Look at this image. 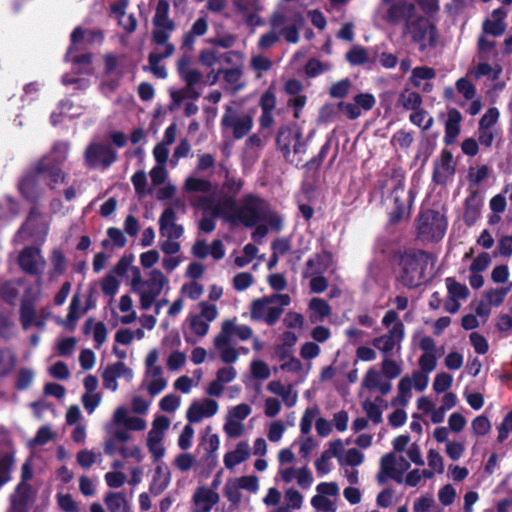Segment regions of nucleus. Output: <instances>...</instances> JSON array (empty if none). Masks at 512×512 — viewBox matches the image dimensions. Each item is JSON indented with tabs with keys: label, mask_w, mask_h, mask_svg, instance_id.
Instances as JSON below:
<instances>
[{
	"label": "nucleus",
	"mask_w": 512,
	"mask_h": 512,
	"mask_svg": "<svg viewBox=\"0 0 512 512\" xmlns=\"http://www.w3.org/2000/svg\"><path fill=\"white\" fill-rule=\"evenodd\" d=\"M196 207L202 208L215 217L222 218L232 226L244 225L254 226L259 222H267L270 228L276 231L282 227L281 217L273 212L269 205L262 199L254 196H245L240 203L232 197H223L216 201L210 198L191 200Z\"/></svg>",
	"instance_id": "obj_1"
},
{
	"label": "nucleus",
	"mask_w": 512,
	"mask_h": 512,
	"mask_svg": "<svg viewBox=\"0 0 512 512\" xmlns=\"http://www.w3.org/2000/svg\"><path fill=\"white\" fill-rule=\"evenodd\" d=\"M146 428L147 421L145 418L131 415L124 405L117 406L113 411L111 421L105 426L109 437L104 443V452L107 455H114L119 451L123 457L132 456L140 459L141 452L137 447L133 448L131 453H128L124 447L118 449L116 443L128 442L131 439V431L142 432Z\"/></svg>",
	"instance_id": "obj_2"
},
{
	"label": "nucleus",
	"mask_w": 512,
	"mask_h": 512,
	"mask_svg": "<svg viewBox=\"0 0 512 512\" xmlns=\"http://www.w3.org/2000/svg\"><path fill=\"white\" fill-rule=\"evenodd\" d=\"M391 4L388 11V20L396 23L406 21L407 32L411 34L414 42L419 45L420 50H425L436 44L437 33L435 27L424 18H417L414 15V7L406 0H383Z\"/></svg>",
	"instance_id": "obj_3"
},
{
	"label": "nucleus",
	"mask_w": 512,
	"mask_h": 512,
	"mask_svg": "<svg viewBox=\"0 0 512 512\" xmlns=\"http://www.w3.org/2000/svg\"><path fill=\"white\" fill-rule=\"evenodd\" d=\"M129 285L139 298V307L149 310L162 292L169 289V279L156 268L147 273V279H143L140 269L132 267Z\"/></svg>",
	"instance_id": "obj_4"
},
{
	"label": "nucleus",
	"mask_w": 512,
	"mask_h": 512,
	"mask_svg": "<svg viewBox=\"0 0 512 512\" xmlns=\"http://www.w3.org/2000/svg\"><path fill=\"white\" fill-rule=\"evenodd\" d=\"M379 187L391 221L397 222L408 218L412 200L410 193L405 190L403 174L395 172L391 176H386Z\"/></svg>",
	"instance_id": "obj_5"
},
{
	"label": "nucleus",
	"mask_w": 512,
	"mask_h": 512,
	"mask_svg": "<svg viewBox=\"0 0 512 512\" xmlns=\"http://www.w3.org/2000/svg\"><path fill=\"white\" fill-rule=\"evenodd\" d=\"M303 8L300 4L280 3L270 18L271 27L290 43L299 40V29L303 25Z\"/></svg>",
	"instance_id": "obj_6"
},
{
	"label": "nucleus",
	"mask_w": 512,
	"mask_h": 512,
	"mask_svg": "<svg viewBox=\"0 0 512 512\" xmlns=\"http://www.w3.org/2000/svg\"><path fill=\"white\" fill-rule=\"evenodd\" d=\"M220 127L224 138L242 139L253 127V115L240 104L233 102L225 105Z\"/></svg>",
	"instance_id": "obj_7"
},
{
	"label": "nucleus",
	"mask_w": 512,
	"mask_h": 512,
	"mask_svg": "<svg viewBox=\"0 0 512 512\" xmlns=\"http://www.w3.org/2000/svg\"><path fill=\"white\" fill-rule=\"evenodd\" d=\"M432 265L431 257L425 252L406 253L399 263V280L407 287H417L425 280L426 270Z\"/></svg>",
	"instance_id": "obj_8"
},
{
	"label": "nucleus",
	"mask_w": 512,
	"mask_h": 512,
	"mask_svg": "<svg viewBox=\"0 0 512 512\" xmlns=\"http://www.w3.org/2000/svg\"><path fill=\"white\" fill-rule=\"evenodd\" d=\"M291 303L288 294H274L254 300L250 306V317L273 325L283 313V308Z\"/></svg>",
	"instance_id": "obj_9"
},
{
	"label": "nucleus",
	"mask_w": 512,
	"mask_h": 512,
	"mask_svg": "<svg viewBox=\"0 0 512 512\" xmlns=\"http://www.w3.org/2000/svg\"><path fill=\"white\" fill-rule=\"evenodd\" d=\"M277 144L285 159L291 164L299 165L303 161L306 143L297 126L281 129L277 136Z\"/></svg>",
	"instance_id": "obj_10"
},
{
	"label": "nucleus",
	"mask_w": 512,
	"mask_h": 512,
	"mask_svg": "<svg viewBox=\"0 0 512 512\" xmlns=\"http://www.w3.org/2000/svg\"><path fill=\"white\" fill-rule=\"evenodd\" d=\"M170 5L166 0H158L153 16V40L158 45L165 46L164 56H171L174 53V46L168 42L170 34L175 29V23L169 17Z\"/></svg>",
	"instance_id": "obj_11"
},
{
	"label": "nucleus",
	"mask_w": 512,
	"mask_h": 512,
	"mask_svg": "<svg viewBox=\"0 0 512 512\" xmlns=\"http://www.w3.org/2000/svg\"><path fill=\"white\" fill-rule=\"evenodd\" d=\"M69 146L67 143L56 144L51 155L44 157L37 165V171L49 178L51 187L64 181L59 165L66 159Z\"/></svg>",
	"instance_id": "obj_12"
},
{
	"label": "nucleus",
	"mask_w": 512,
	"mask_h": 512,
	"mask_svg": "<svg viewBox=\"0 0 512 512\" xmlns=\"http://www.w3.org/2000/svg\"><path fill=\"white\" fill-rule=\"evenodd\" d=\"M429 384V376L425 373H412L400 379L397 385V395L392 398L393 407H405L412 398V389L424 391Z\"/></svg>",
	"instance_id": "obj_13"
},
{
	"label": "nucleus",
	"mask_w": 512,
	"mask_h": 512,
	"mask_svg": "<svg viewBox=\"0 0 512 512\" xmlns=\"http://www.w3.org/2000/svg\"><path fill=\"white\" fill-rule=\"evenodd\" d=\"M170 420L164 415H155L147 435L146 445L154 462L160 461L166 453L163 440L170 427Z\"/></svg>",
	"instance_id": "obj_14"
},
{
	"label": "nucleus",
	"mask_w": 512,
	"mask_h": 512,
	"mask_svg": "<svg viewBox=\"0 0 512 512\" xmlns=\"http://www.w3.org/2000/svg\"><path fill=\"white\" fill-rule=\"evenodd\" d=\"M447 228V220L443 213L434 210H426L421 213L418 220L420 235L429 240L441 239Z\"/></svg>",
	"instance_id": "obj_15"
},
{
	"label": "nucleus",
	"mask_w": 512,
	"mask_h": 512,
	"mask_svg": "<svg viewBox=\"0 0 512 512\" xmlns=\"http://www.w3.org/2000/svg\"><path fill=\"white\" fill-rule=\"evenodd\" d=\"M316 494L310 500L311 506L322 512H336L339 499V486L336 482H320L315 487Z\"/></svg>",
	"instance_id": "obj_16"
},
{
	"label": "nucleus",
	"mask_w": 512,
	"mask_h": 512,
	"mask_svg": "<svg viewBox=\"0 0 512 512\" xmlns=\"http://www.w3.org/2000/svg\"><path fill=\"white\" fill-rule=\"evenodd\" d=\"M33 476L30 462L27 461L22 466V481L17 486L15 493L11 497V508L9 512H27L28 505L32 502L34 492L26 482Z\"/></svg>",
	"instance_id": "obj_17"
},
{
	"label": "nucleus",
	"mask_w": 512,
	"mask_h": 512,
	"mask_svg": "<svg viewBox=\"0 0 512 512\" xmlns=\"http://www.w3.org/2000/svg\"><path fill=\"white\" fill-rule=\"evenodd\" d=\"M49 231L48 219L38 213L36 210H32L29 214L26 222L16 235V239L30 238L35 242L43 243Z\"/></svg>",
	"instance_id": "obj_18"
},
{
	"label": "nucleus",
	"mask_w": 512,
	"mask_h": 512,
	"mask_svg": "<svg viewBox=\"0 0 512 512\" xmlns=\"http://www.w3.org/2000/svg\"><path fill=\"white\" fill-rule=\"evenodd\" d=\"M116 160L115 151L107 144L92 142L85 151V161L91 167H108Z\"/></svg>",
	"instance_id": "obj_19"
},
{
	"label": "nucleus",
	"mask_w": 512,
	"mask_h": 512,
	"mask_svg": "<svg viewBox=\"0 0 512 512\" xmlns=\"http://www.w3.org/2000/svg\"><path fill=\"white\" fill-rule=\"evenodd\" d=\"M380 468L383 474L397 482L409 470L410 462L403 455L390 452L382 456Z\"/></svg>",
	"instance_id": "obj_20"
},
{
	"label": "nucleus",
	"mask_w": 512,
	"mask_h": 512,
	"mask_svg": "<svg viewBox=\"0 0 512 512\" xmlns=\"http://www.w3.org/2000/svg\"><path fill=\"white\" fill-rule=\"evenodd\" d=\"M445 285L447 289V299L444 303V309L453 314L459 311L461 301L469 297L470 291L465 284L456 281V279L452 277L446 278Z\"/></svg>",
	"instance_id": "obj_21"
},
{
	"label": "nucleus",
	"mask_w": 512,
	"mask_h": 512,
	"mask_svg": "<svg viewBox=\"0 0 512 512\" xmlns=\"http://www.w3.org/2000/svg\"><path fill=\"white\" fill-rule=\"evenodd\" d=\"M219 411V404L212 398L194 400L186 411L189 423H199L204 419L215 416Z\"/></svg>",
	"instance_id": "obj_22"
},
{
	"label": "nucleus",
	"mask_w": 512,
	"mask_h": 512,
	"mask_svg": "<svg viewBox=\"0 0 512 512\" xmlns=\"http://www.w3.org/2000/svg\"><path fill=\"white\" fill-rule=\"evenodd\" d=\"M277 476L285 484L296 482L302 489H309L314 483V477L308 466H289L285 469H278Z\"/></svg>",
	"instance_id": "obj_23"
},
{
	"label": "nucleus",
	"mask_w": 512,
	"mask_h": 512,
	"mask_svg": "<svg viewBox=\"0 0 512 512\" xmlns=\"http://www.w3.org/2000/svg\"><path fill=\"white\" fill-rule=\"evenodd\" d=\"M404 338V325L402 323H396L387 334L380 337H376L373 340V346L382 352L385 356L393 353V351H399L401 348V342Z\"/></svg>",
	"instance_id": "obj_24"
},
{
	"label": "nucleus",
	"mask_w": 512,
	"mask_h": 512,
	"mask_svg": "<svg viewBox=\"0 0 512 512\" xmlns=\"http://www.w3.org/2000/svg\"><path fill=\"white\" fill-rule=\"evenodd\" d=\"M52 317L49 309L41 308L39 310L29 303H24L21 307V324L27 330L31 327H36L39 330L45 328L46 322Z\"/></svg>",
	"instance_id": "obj_25"
},
{
	"label": "nucleus",
	"mask_w": 512,
	"mask_h": 512,
	"mask_svg": "<svg viewBox=\"0 0 512 512\" xmlns=\"http://www.w3.org/2000/svg\"><path fill=\"white\" fill-rule=\"evenodd\" d=\"M103 387L111 392L118 390V379L126 378L130 381L133 378V371L123 362H116L108 365L101 374Z\"/></svg>",
	"instance_id": "obj_26"
},
{
	"label": "nucleus",
	"mask_w": 512,
	"mask_h": 512,
	"mask_svg": "<svg viewBox=\"0 0 512 512\" xmlns=\"http://www.w3.org/2000/svg\"><path fill=\"white\" fill-rule=\"evenodd\" d=\"M84 393L81 402L86 412L91 415L102 402V393L98 391L99 382L96 376L87 375L83 380Z\"/></svg>",
	"instance_id": "obj_27"
},
{
	"label": "nucleus",
	"mask_w": 512,
	"mask_h": 512,
	"mask_svg": "<svg viewBox=\"0 0 512 512\" xmlns=\"http://www.w3.org/2000/svg\"><path fill=\"white\" fill-rule=\"evenodd\" d=\"M237 370L230 365L221 367L216 372V377L205 388V393L211 397H220L227 384L237 378Z\"/></svg>",
	"instance_id": "obj_28"
},
{
	"label": "nucleus",
	"mask_w": 512,
	"mask_h": 512,
	"mask_svg": "<svg viewBox=\"0 0 512 512\" xmlns=\"http://www.w3.org/2000/svg\"><path fill=\"white\" fill-rule=\"evenodd\" d=\"M334 264L332 255L327 251L314 253L302 269V277L324 274Z\"/></svg>",
	"instance_id": "obj_29"
},
{
	"label": "nucleus",
	"mask_w": 512,
	"mask_h": 512,
	"mask_svg": "<svg viewBox=\"0 0 512 512\" xmlns=\"http://www.w3.org/2000/svg\"><path fill=\"white\" fill-rule=\"evenodd\" d=\"M234 6L248 26L255 28L263 24L259 15L262 7L258 0H234Z\"/></svg>",
	"instance_id": "obj_30"
},
{
	"label": "nucleus",
	"mask_w": 512,
	"mask_h": 512,
	"mask_svg": "<svg viewBox=\"0 0 512 512\" xmlns=\"http://www.w3.org/2000/svg\"><path fill=\"white\" fill-rule=\"evenodd\" d=\"M219 500L220 496L215 490L207 486H200L192 496L193 512H211Z\"/></svg>",
	"instance_id": "obj_31"
},
{
	"label": "nucleus",
	"mask_w": 512,
	"mask_h": 512,
	"mask_svg": "<svg viewBox=\"0 0 512 512\" xmlns=\"http://www.w3.org/2000/svg\"><path fill=\"white\" fill-rule=\"evenodd\" d=\"M19 264L24 271L39 274L44 270L46 262L40 249L28 247L20 253Z\"/></svg>",
	"instance_id": "obj_32"
},
{
	"label": "nucleus",
	"mask_w": 512,
	"mask_h": 512,
	"mask_svg": "<svg viewBox=\"0 0 512 512\" xmlns=\"http://www.w3.org/2000/svg\"><path fill=\"white\" fill-rule=\"evenodd\" d=\"M436 77V70L429 66H417L411 69L409 77L410 84L423 91L431 92L433 90V80Z\"/></svg>",
	"instance_id": "obj_33"
},
{
	"label": "nucleus",
	"mask_w": 512,
	"mask_h": 512,
	"mask_svg": "<svg viewBox=\"0 0 512 512\" xmlns=\"http://www.w3.org/2000/svg\"><path fill=\"white\" fill-rule=\"evenodd\" d=\"M159 232L164 238H180L184 233L183 226L176 223L175 211L170 207L159 218Z\"/></svg>",
	"instance_id": "obj_34"
},
{
	"label": "nucleus",
	"mask_w": 512,
	"mask_h": 512,
	"mask_svg": "<svg viewBox=\"0 0 512 512\" xmlns=\"http://www.w3.org/2000/svg\"><path fill=\"white\" fill-rule=\"evenodd\" d=\"M84 313L85 310L82 309L81 296L78 293H76L73 295L71 299L66 317L64 319L60 317H54V320L58 325L62 326L65 330L72 331L75 329L78 320Z\"/></svg>",
	"instance_id": "obj_35"
},
{
	"label": "nucleus",
	"mask_w": 512,
	"mask_h": 512,
	"mask_svg": "<svg viewBox=\"0 0 512 512\" xmlns=\"http://www.w3.org/2000/svg\"><path fill=\"white\" fill-rule=\"evenodd\" d=\"M251 456V447L247 441H239L235 447L223 456V464L228 470L248 460Z\"/></svg>",
	"instance_id": "obj_36"
},
{
	"label": "nucleus",
	"mask_w": 512,
	"mask_h": 512,
	"mask_svg": "<svg viewBox=\"0 0 512 512\" xmlns=\"http://www.w3.org/2000/svg\"><path fill=\"white\" fill-rule=\"evenodd\" d=\"M142 385L152 397L160 394L167 387L163 369L145 370Z\"/></svg>",
	"instance_id": "obj_37"
},
{
	"label": "nucleus",
	"mask_w": 512,
	"mask_h": 512,
	"mask_svg": "<svg viewBox=\"0 0 512 512\" xmlns=\"http://www.w3.org/2000/svg\"><path fill=\"white\" fill-rule=\"evenodd\" d=\"M229 340L235 336L242 341L248 340L253 335V330L248 325L237 324L235 320L227 319L222 322L221 330L218 333Z\"/></svg>",
	"instance_id": "obj_38"
},
{
	"label": "nucleus",
	"mask_w": 512,
	"mask_h": 512,
	"mask_svg": "<svg viewBox=\"0 0 512 512\" xmlns=\"http://www.w3.org/2000/svg\"><path fill=\"white\" fill-rule=\"evenodd\" d=\"M214 347L221 361L227 365L233 364L239 359V353L231 344V340L220 334L214 338Z\"/></svg>",
	"instance_id": "obj_39"
},
{
	"label": "nucleus",
	"mask_w": 512,
	"mask_h": 512,
	"mask_svg": "<svg viewBox=\"0 0 512 512\" xmlns=\"http://www.w3.org/2000/svg\"><path fill=\"white\" fill-rule=\"evenodd\" d=\"M455 168L451 153L444 151L434 168V180L437 183H445L453 174Z\"/></svg>",
	"instance_id": "obj_40"
},
{
	"label": "nucleus",
	"mask_w": 512,
	"mask_h": 512,
	"mask_svg": "<svg viewBox=\"0 0 512 512\" xmlns=\"http://www.w3.org/2000/svg\"><path fill=\"white\" fill-rule=\"evenodd\" d=\"M507 12L501 8L494 10L490 17L483 23V31L492 36H500L506 29L505 18Z\"/></svg>",
	"instance_id": "obj_41"
},
{
	"label": "nucleus",
	"mask_w": 512,
	"mask_h": 512,
	"mask_svg": "<svg viewBox=\"0 0 512 512\" xmlns=\"http://www.w3.org/2000/svg\"><path fill=\"white\" fill-rule=\"evenodd\" d=\"M308 310L310 312L309 319L312 323L322 322L332 313V308L329 303L319 297L310 299Z\"/></svg>",
	"instance_id": "obj_42"
},
{
	"label": "nucleus",
	"mask_w": 512,
	"mask_h": 512,
	"mask_svg": "<svg viewBox=\"0 0 512 512\" xmlns=\"http://www.w3.org/2000/svg\"><path fill=\"white\" fill-rule=\"evenodd\" d=\"M462 115L457 109H450L447 113L445 123V142L451 144L455 141L460 133V124Z\"/></svg>",
	"instance_id": "obj_43"
},
{
	"label": "nucleus",
	"mask_w": 512,
	"mask_h": 512,
	"mask_svg": "<svg viewBox=\"0 0 512 512\" xmlns=\"http://www.w3.org/2000/svg\"><path fill=\"white\" fill-rule=\"evenodd\" d=\"M104 503L109 512H131L130 500L122 492H109Z\"/></svg>",
	"instance_id": "obj_44"
},
{
	"label": "nucleus",
	"mask_w": 512,
	"mask_h": 512,
	"mask_svg": "<svg viewBox=\"0 0 512 512\" xmlns=\"http://www.w3.org/2000/svg\"><path fill=\"white\" fill-rule=\"evenodd\" d=\"M177 67L181 78L187 83V86L191 87L201 82L202 74L197 69L191 67L189 57L183 56L179 59Z\"/></svg>",
	"instance_id": "obj_45"
},
{
	"label": "nucleus",
	"mask_w": 512,
	"mask_h": 512,
	"mask_svg": "<svg viewBox=\"0 0 512 512\" xmlns=\"http://www.w3.org/2000/svg\"><path fill=\"white\" fill-rule=\"evenodd\" d=\"M102 35L96 31H83L81 28H76L71 34V46L67 52V57H70L74 50L82 46V43L101 40Z\"/></svg>",
	"instance_id": "obj_46"
},
{
	"label": "nucleus",
	"mask_w": 512,
	"mask_h": 512,
	"mask_svg": "<svg viewBox=\"0 0 512 512\" xmlns=\"http://www.w3.org/2000/svg\"><path fill=\"white\" fill-rule=\"evenodd\" d=\"M118 309L123 314L120 317V323L128 325L137 320V313L134 309V302L130 295L124 294L119 298Z\"/></svg>",
	"instance_id": "obj_47"
},
{
	"label": "nucleus",
	"mask_w": 512,
	"mask_h": 512,
	"mask_svg": "<svg viewBox=\"0 0 512 512\" xmlns=\"http://www.w3.org/2000/svg\"><path fill=\"white\" fill-rule=\"evenodd\" d=\"M156 463H157V465H156L155 474L153 477L152 490L161 492L165 488L168 487V485L171 481V475H170L169 468L166 464L161 462V460Z\"/></svg>",
	"instance_id": "obj_48"
},
{
	"label": "nucleus",
	"mask_w": 512,
	"mask_h": 512,
	"mask_svg": "<svg viewBox=\"0 0 512 512\" xmlns=\"http://www.w3.org/2000/svg\"><path fill=\"white\" fill-rule=\"evenodd\" d=\"M501 72L502 67L500 65L492 66L487 62H480L469 71V74L475 79H480L481 77L486 76L493 81H497Z\"/></svg>",
	"instance_id": "obj_49"
},
{
	"label": "nucleus",
	"mask_w": 512,
	"mask_h": 512,
	"mask_svg": "<svg viewBox=\"0 0 512 512\" xmlns=\"http://www.w3.org/2000/svg\"><path fill=\"white\" fill-rule=\"evenodd\" d=\"M512 289V283H507V285H504L502 287H496V288H489L484 292L483 297L493 306V307H499L501 306L508 293Z\"/></svg>",
	"instance_id": "obj_50"
},
{
	"label": "nucleus",
	"mask_w": 512,
	"mask_h": 512,
	"mask_svg": "<svg viewBox=\"0 0 512 512\" xmlns=\"http://www.w3.org/2000/svg\"><path fill=\"white\" fill-rule=\"evenodd\" d=\"M424 479H432V473L424 469L415 468L402 475L401 480L397 481V483L408 487H417Z\"/></svg>",
	"instance_id": "obj_51"
},
{
	"label": "nucleus",
	"mask_w": 512,
	"mask_h": 512,
	"mask_svg": "<svg viewBox=\"0 0 512 512\" xmlns=\"http://www.w3.org/2000/svg\"><path fill=\"white\" fill-rule=\"evenodd\" d=\"M320 409L318 406L313 405L305 409L300 420V431L302 434H309L312 430L313 423L320 418Z\"/></svg>",
	"instance_id": "obj_52"
},
{
	"label": "nucleus",
	"mask_w": 512,
	"mask_h": 512,
	"mask_svg": "<svg viewBox=\"0 0 512 512\" xmlns=\"http://www.w3.org/2000/svg\"><path fill=\"white\" fill-rule=\"evenodd\" d=\"M384 400L381 397H377L375 401L365 400L362 403V408L367 414L368 418L374 423H380L382 421V409L381 404Z\"/></svg>",
	"instance_id": "obj_53"
},
{
	"label": "nucleus",
	"mask_w": 512,
	"mask_h": 512,
	"mask_svg": "<svg viewBox=\"0 0 512 512\" xmlns=\"http://www.w3.org/2000/svg\"><path fill=\"white\" fill-rule=\"evenodd\" d=\"M427 463L429 468L425 470L432 473V478L436 474H442L445 470L444 459L435 449H429L427 451Z\"/></svg>",
	"instance_id": "obj_54"
},
{
	"label": "nucleus",
	"mask_w": 512,
	"mask_h": 512,
	"mask_svg": "<svg viewBox=\"0 0 512 512\" xmlns=\"http://www.w3.org/2000/svg\"><path fill=\"white\" fill-rule=\"evenodd\" d=\"M399 104L406 110H416L422 104L421 96L414 91L404 90L398 100Z\"/></svg>",
	"instance_id": "obj_55"
},
{
	"label": "nucleus",
	"mask_w": 512,
	"mask_h": 512,
	"mask_svg": "<svg viewBox=\"0 0 512 512\" xmlns=\"http://www.w3.org/2000/svg\"><path fill=\"white\" fill-rule=\"evenodd\" d=\"M492 429L491 421L484 415H479L471 421V431L476 437L486 436Z\"/></svg>",
	"instance_id": "obj_56"
},
{
	"label": "nucleus",
	"mask_w": 512,
	"mask_h": 512,
	"mask_svg": "<svg viewBox=\"0 0 512 512\" xmlns=\"http://www.w3.org/2000/svg\"><path fill=\"white\" fill-rule=\"evenodd\" d=\"M241 490L242 488L237 478H230L224 486V495L231 503L238 504L242 498Z\"/></svg>",
	"instance_id": "obj_57"
},
{
	"label": "nucleus",
	"mask_w": 512,
	"mask_h": 512,
	"mask_svg": "<svg viewBox=\"0 0 512 512\" xmlns=\"http://www.w3.org/2000/svg\"><path fill=\"white\" fill-rule=\"evenodd\" d=\"M196 457L189 452L178 454L173 460V466L182 473L190 471L196 465Z\"/></svg>",
	"instance_id": "obj_58"
},
{
	"label": "nucleus",
	"mask_w": 512,
	"mask_h": 512,
	"mask_svg": "<svg viewBox=\"0 0 512 512\" xmlns=\"http://www.w3.org/2000/svg\"><path fill=\"white\" fill-rule=\"evenodd\" d=\"M364 454L356 448L347 449L339 461V465L356 467L364 462Z\"/></svg>",
	"instance_id": "obj_59"
},
{
	"label": "nucleus",
	"mask_w": 512,
	"mask_h": 512,
	"mask_svg": "<svg viewBox=\"0 0 512 512\" xmlns=\"http://www.w3.org/2000/svg\"><path fill=\"white\" fill-rule=\"evenodd\" d=\"M437 509L432 494L425 493L417 497L413 502L414 512H430Z\"/></svg>",
	"instance_id": "obj_60"
},
{
	"label": "nucleus",
	"mask_w": 512,
	"mask_h": 512,
	"mask_svg": "<svg viewBox=\"0 0 512 512\" xmlns=\"http://www.w3.org/2000/svg\"><path fill=\"white\" fill-rule=\"evenodd\" d=\"M497 441L504 443L512 433V410L509 411L502 421L496 426Z\"/></svg>",
	"instance_id": "obj_61"
},
{
	"label": "nucleus",
	"mask_w": 512,
	"mask_h": 512,
	"mask_svg": "<svg viewBox=\"0 0 512 512\" xmlns=\"http://www.w3.org/2000/svg\"><path fill=\"white\" fill-rule=\"evenodd\" d=\"M410 121L418 126L421 127L423 130H428L433 125V118L423 109L420 107L414 111H412L410 115Z\"/></svg>",
	"instance_id": "obj_62"
},
{
	"label": "nucleus",
	"mask_w": 512,
	"mask_h": 512,
	"mask_svg": "<svg viewBox=\"0 0 512 512\" xmlns=\"http://www.w3.org/2000/svg\"><path fill=\"white\" fill-rule=\"evenodd\" d=\"M381 370V373L390 380L397 378L402 373L401 365L388 356L383 359Z\"/></svg>",
	"instance_id": "obj_63"
},
{
	"label": "nucleus",
	"mask_w": 512,
	"mask_h": 512,
	"mask_svg": "<svg viewBox=\"0 0 512 512\" xmlns=\"http://www.w3.org/2000/svg\"><path fill=\"white\" fill-rule=\"evenodd\" d=\"M346 59L351 65H363L369 61V54L365 48L354 46L347 52Z\"/></svg>",
	"instance_id": "obj_64"
}]
</instances>
